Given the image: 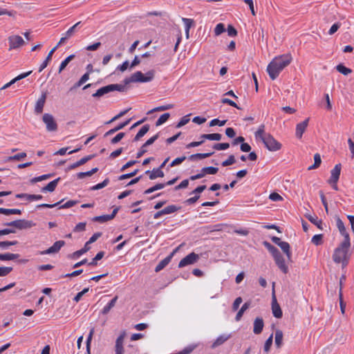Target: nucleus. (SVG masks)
<instances>
[{"label": "nucleus", "mask_w": 354, "mask_h": 354, "mask_svg": "<svg viewBox=\"0 0 354 354\" xmlns=\"http://www.w3.org/2000/svg\"><path fill=\"white\" fill-rule=\"evenodd\" d=\"M292 59L290 54H283L275 57L267 66V72L270 77L272 80H275L280 72L291 63Z\"/></svg>", "instance_id": "f257e3e1"}, {"label": "nucleus", "mask_w": 354, "mask_h": 354, "mask_svg": "<svg viewBox=\"0 0 354 354\" xmlns=\"http://www.w3.org/2000/svg\"><path fill=\"white\" fill-rule=\"evenodd\" d=\"M350 238L346 236V240H344L340 245L335 249L333 254V260L337 264L346 265L351 257L349 253Z\"/></svg>", "instance_id": "f03ea898"}, {"label": "nucleus", "mask_w": 354, "mask_h": 354, "mask_svg": "<svg viewBox=\"0 0 354 354\" xmlns=\"http://www.w3.org/2000/svg\"><path fill=\"white\" fill-rule=\"evenodd\" d=\"M153 77V71H148L146 75H144L141 71H137L130 78L125 79L124 84L126 85L130 82H147L151 81Z\"/></svg>", "instance_id": "7ed1b4c3"}, {"label": "nucleus", "mask_w": 354, "mask_h": 354, "mask_svg": "<svg viewBox=\"0 0 354 354\" xmlns=\"http://www.w3.org/2000/svg\"><path fill=\"white\" fill-rule=\"evenodd\" d=\"M124 89H125V85L118 84H109V85H107V86H103V87L99 88L92 95L94 97H100L110 92H112L114 91H124Z\"/></svg>", "instance_id": "20e7f679"}, {"label": "nucleus", "mask_w": 354, "mask_h": 354, "mask_svg": "<svg viewBox=\"0 0 354 354\" xmlns=\"http://www.w3.org/2000/svg\"><path fill=\"white\" fill-rule=\"evenodd\" d=\"M262 142L265 147L270 151H279L282 147V145L270 134H268L267 136L263 139Z\"/></svg>", "instance_id": "39448f33"}, {"label": "nucleus", "mask_w": 354, "mask_h": 354, "mask_svg": "<svg viewBox=\"0 0 354 354\" xmlns=\"http://www.w3.org/2000/svg\"><path fill=\"white\" fill-rule=\"evenodd\" d=\"M4 225L14 227L18 230H24L30 228L35 226V224L31 221L19 219L5 223Z\"/></svg>", "instance_id": "423d86ee"}, {"label": "nucleus", "mask_w": 354, "mask_h": 354, "mask_svg": "<svg viewBox=\"0 0 354 354\" xmlns=\"http://www.w3.org/2000/svg\"><path fill=\"white\" fill-rule=\"evenodd\" d=\"M42 121L46 124L48 131L54 132L57 130L58 126L53 115L44 113L42 117Z\"/></svg>", "instance_id": "0eeeda50"}, {"label": "nucleus", "mask_w": 354, "mask_h": 354, "mask_svg": "<svg viewBox=\"0 0 354 354\" xmlns=\"http://www.w3.org/2000/svg\"><path fill=\"white\" fill-rule=\"evenodd\" d=\"M9 50L19 48L26 44L24 39L19 35H11L8 38Z\"/></svg>", "instance_id": "6e6552de"}, {"label": "nucleus", "mask_w": 354, "mask_h": 354, "mask_svg": "<svg viewBox=\"0 0 354 354\" xmlns=\"http://www.w3.org/2000/svg\"><path fill=\"white\" fill-rule=\"evenodd\" d=\"M126 332L122 331L120 335L117 337L115 344V354H124V341L126 337Z\"/></svg>", "instance_id": "1a4fd4ad"}, {"label": "nucleus", "mask_w": 354, "mask_h": 354, "mask_svg": "<svg viewBox=\"0 0 354 354\" xmlns=\"http://www.w3.org/2000/svg\"><path fill=\"white\" fill-rule=\"evenodd\" d=\"M272 311L274 317L281 318L283 315L280 306L277 303L275 291L272 293Z\"/></svg>", "instance_id": "9d476101"}, {"label": "nucleus", "mask_w": 354, "mask_h": 354, "mask_svg": "<svg viewBox=\"0 0 354 354\" xmlns=\"http://www.w3.org/2000/svg\"><path fill=\"white\" fill-rule=\"evenodd\" d=\"M342 165L341 164H337L335 167L330 171V178L328 179V183L329 184H337L340 173H341Z\"/></svg>", "instance_id": "9b49d317"}, {"label": "nucleus", "mask_w": 354, "mask_h": 354, "mask_svg": "<svg viewBox=\"0 0 354 354\" xmlns=\"http://www.w3.org/2000/svg\"><path fill=\"white\" fill-rule=\"evenodd\" d=\"M309 118H306L304 121L299 122L296 126L295 136L297 138L301 139L303 133L306 131L308 122Z\"/></svg>", "instance_id": "f8f14e48"}, {"label": "nucleus", "mask_w": 354, "mask_h": 354, "mask_svg": "<svg viewBox=\"0 0 354 354\" xmlns=\"http://www.w3.org/2000/svg\"><path fill=\"white\" fill-rule=\"evenodd\" d=\"M199 256L194 252H192L183 258L179 263L178 266H188L194 264L197 261Z\"/></svg>", "instance_id": "ddd939ff"}, {"label": "nucleus", "mask_w": 354, "mask_h": 354, "mask_svg": "<svg viewBox=\"0 0 354 354\" xmlns=\"http://www.w3.org/2000/svg\"><path fill=\"white\" fill-rule=\"evenodd\" d=\"M65 244L64 241H57L54 244L48 248L47 250L41 252L42 254H55L59 252V250L62 248V246H64Z\"/></svg>", "instance_id": "4468645a"}, {"label": "nucleus", "mask_w": 354, "mask_h": 354, "mask_svg": "<svg viewBox=\"0 0 354 354\" xmlns=\"http://www.w3.org/2000/svg\"><path fill=\"white\" fill-rule=\"evenodd\" d=\"M118 211V208H115L111 214H106L102 216H95L92 218L93 221L99 223H105L106 221L112 220L116 215Z\"/></svg>", "instance_id": "2eb2a0df"}, {"label": "nucleus", "mask_w": 354, "mask_h": 354, "mask_svg": "<svg viewBox=\"0 0 354 354\" xmlns=\"http://www.w3.org/2000/svg\"><path fill=\"white\" fill-rule=\"evenodd\" d=\"M46 99V93H44L41 94V97L37 100L35 107V111L37 113H42Z\"/></svg>", "instance_id": "dca6fc26"}, {"label": "nucleus", "mask_w": 354, "mask_h": 354, "mask_svg": "<svg viewBox=\"0 0 354 354\" xmlns=\"http://www.w3.org/2000/svg\"><path fill=\"white\" fill-rule=\"evenodd\" d=\"M263 320L261 317H257L254 321L253 332L254 334H260L263 328Z\"/></svg>", "instance_id": "f3484780"}, {"label": "nucleus", "mask_w": 354, "mask_h": 354, "mask_svg": "<svg viewBox=\"0 0 354 354\" xmlns=\"http://www.w3.org/2000/svg\"><path fill=\"white\" fill-rule=\"evenodd\" d=\"M94 156H95L94 155H89V156H85V157L81 158L80 160H78L76 162H74L73 164L71 165L68 167V169H70V170L71 169H74L76 167H80V166L85 164L88 160L92 159Z\"/></svg>", "instance_id": "a211bd4d"}, {"label": "nucleus", "mask_w": 354, "mask_h": 354, "mask_svg": "<svg viewBox=\"0 0 354 354\" xmlns=\"http://www.w3.org/2000/svg\"><path fill=\"white\" fill-rule=\"evenodd\" d=\"M59 180H60V178H57L55 180L50 182L46 186L42 187L41 191L42 192H53L55 189V188H56V187H57Z\"/></svg>", "instance_id": "6ab92c4d"}, {"label": "nucleus", "mask_w": 354, "mask_h": 354, "mask_svg": "<svg viewBox=\"0 0 354 354\" xmlns=\"http://www.w3.org/2000/svg\"><path fill=\"white\" fill-rule=\"evenodd\" d=\"M130 121H131V119H129V120H126L125 122L119 124L113 129H111L109 131H108L107 132H106L105 134L104 135V136L106 137L108 136L112 135L114 133L117 132L118 131L123 129L130 122Z\"/></svg>", "instance_id": "aec40b11"}, {"label": "nucleus", "mask_w": 354, "mask_h": 354, "mask_svg": "<svg viewBox=\"0 0 354 354\" xmlns=\"http://www.w3.org/2000/svg\"><path fill=\"white\" fill-rule=\"evenodd\" d=\"M118 297L115 296L106 306H104L101 313L103 315H106L113 308L118 301Z\"/></svg>", "instance_id": "412c9836"}, {"label": "nucleus", "mask_w": 354, "mask_h": 354, "mask_svg": "<svg viewBox=\"0 0 354 354\" xmlns=\"http://www.w3.org/2000/svg\"><path fill=\"white\" fill-rule=\"evenodd\" d=\"M16 198H25L28 201H33L41 199L42 196L39 194H18L16 195Z\"/></svg>", "instance_id": "4be33fe9"}, {"label": "nucleus", "mask_w": 354, "mask_h": 354, "mask_svg": "<svg viewBox=\"0 0 354 354\" xmlns=\"http://www.w3.org/2000/svg\"><path fill=\"white\" fill-rule=\"evenodd\" d=\"M146 174H149V178L151 180H154L156 178H162L164 176V172L161 170V169H154L151 171H147Z\"/></svg>", "instance_id": "5701e85b"}, {"label": "nucleus", "mask_w": 354, "mask_h": 354, "mask_svg": "<svg viewBox=\"0 0 354 354\" xmlns=\"http://www.w3.org/2000/svg\"><path fill=\"white\" fill-rule=\"evenodd\" d=\"M201 138L205 141V140H216L218 141L221 140L222 135L220 133H209V134H202L201 136Z\"/></svg>", "instance_id": "b1692460"}, {"label": "nucleus", "mask_w": 354, "mask_h": 354, "mask_svg": "<svg viewBox=\"0 0 354 354\" xmlns=\"http://www.w3.org/2000/svg\"><path fill=\"white\" fill-rule=\"evenodd\" d=\"M336 225L340 234L344 236V240H346V236L349 237V234L346 232L344 224L339 218H337Z\"/></svg>", "instance_id": "393cba45"}, {"label": "nucleus", "mask_w": 354, "mask_h": 354, "mask_svg": "<svg viewBox=\"0 0 354 354\" xmlns=\"http://www.w3.org/2000/svg\"><path fill=\"white\" fill-rule=\"evenodd\" d=\"M268 133H265V125L261 124L259 127L257 131L255 132V138L257 139H260L263 141V139L267 136Z\"/></svg>", "instance_id": "a878e982"}, {"label": "nucleus", "mask_w": 354, "mask_h": 354, "mask_svg": "<svg viewBox=\"0 0 354 354\" xmlns=\"http://www.w3.org/2000/svg\"><path fill=\"white\" fill-rule=\"evenodd\" d=\"M250 306V302H245V304H243V305L241 306V309L238 311V313H236V315L235 317V320L236 322H239L241 320L243 313H245V310H247Z\"/></svg>", "instance_id": "bb28decb"}, {"label": "nucleus", "mask_w": 354, "mask_h": 354, "mask_svg": "<svg viewBox=\"0 0 354 354\" xmlns=\"http://www.w3.org/2000/svg\"><path fill=\"white\" fill-rule=\"evenodd\" d=\"M149 125L145 124L144 125L140 131L138 132V133L136 135L133 140L138 141L142 137H143L149 130Z\"/></svg>", "instance_id": "cd10ccee"}, {"label": "nucleus", "mask_w": 354, "mask_h": 354, "mask_svg": "<svg viewBox=\"0 0 354 354\" xmlns=\"http://www.w3.org/2000/svg\"><path fill=\"white\" fill-rule=\"evenodd\" d=\"M230 337V335H221L218 336L214 342L212 344V347H216L223 344L225 341H227Z\"/></svg>", "instance_id": "c85d7f7f"}, {"label": "nucleus", "mask_w": 354, "mask_h": 354, "mask_svg": "<svg viewBox=\"0 0 354 354\" xmlns=\"http://www.w3.org/2000/svg\"><path fill=\"white\" fill-rule=\"evenodd\" d=\"M214 154V152H209V153H196L191 155L188 158L190 160H195L196 159H203L208 157H210L212 155Z\"/></svg>", "instance_id": "c756f323"}, {"label": "nucleus", "mask_w": 354, "mask_h": 354, "mask_svg": "<svg viewBox=\"0 0 354 354\" xmlns=\"http://www.w3.org/2000/svg\"><path fill=\"white\" fill-rule=\"evenodd\" d=\"M0 214H3L5 215L10 214H21V211L19 209H6L3 207H0Z\"/></svg>", "instance_id": "7c9ffc66"}, {"label": "nucleus", "mask_w": 354, "mask_h": 354, "mask_svg": "<svg viewBox=\"0 0 354 354\" xmlns=\"http://www.w3.org/2000/svg\"><path fill=\"white\" fill-rule=\"evenodd\" d=\"M81 24V21H78L77 23H76L75 24H74L73 26H71L65 33L64 35L66 36V37H68V39H70L71 37H72L75 34V32H77V27L79 26V25Z\"/></svg>", "instance_id": "2f4dec72"}, {"label": "nucleus", "mask_w": 354, "mask_h": 354, "mask_svg": "<svg viewBox=\"0 0 354 354\" xmlns=\"http://www.w3.org/2000/svg\"><path fill=\"white\" fill-rule=\"evenodd\" d=\"M74 57H75V55H71L68 57H67L64 61H62L61 64H60V66H59V67L58 73H61L62 71L69 64V62L74 59Z\"/></svg>", "instance_id": "473e14b6"}, {"label": "nucleus", "mask_w": 354, "mask_h": 354, "mask_svg": "<svg viewBox=\"0 0 354 354\" xmlns=\"http://www.w3.org/2000/svg\"><path fill=\"white\" fill-rule=\"evenodd\" d=\"M19 257L17 254L5 253L0 254V260L1 261H10L17 259Z\"/></svg>", "instance_id": "72a5a7b5"}, {"label": "nucleus", "mask_w": 354, "mask_h": 354, "mask_svg": "<svg viewBox=\"0 0 354 354\" xmlns=\"http://www.w3.org/2000/svg\"><path fill=\"white\" fill-rule=\"evenodd\" d=\"M98 171V168L95 167L92 169L90 171L86 172H80L77 174V177L79 179H82L85 177L91 176L93 174H95Z\"/></svg>", "instance_id": "f704fd0d"}, {"label": "nucleus", "mask_w": 354, "mask_h": 354, "mask_svg": "<svg viewBox=\"0 0 354 354\" xmlns=\"http://www.w3.org/2000/svg\"><path fill=\"white\" fill-rule=\"evenodd\" d=\"M306 218L314 225L317 226L318 228L322 230V221L319 220L317 216H313L311 215H307Z\"/></svg>", "instance_id": "c9c22d12"}, {"label": "nucleus", "mask_w": 354, "mask_h": 354, "mask_svg": "<svg viewBox=\"0 0 354 354\" xmlns=\"http://www.w3.org/2000/svg\"><path fill=\"white\" fill-rule=\"evenodd\" d=\"M282 340H283V333L280 330H277L275 332V339L274 342L277 346V347L279 348L282 344Z\"/></svg>", "instance_id": "e433bc0d"}, {"label": "nucleus", "mask_w": 354, "mask_h": 354, "mask_svg": "<svg viewBox=\"0 0 354 354\" xmlns=\"http://www.w3.org/2000/svg\"><path fill=\"white\" fill-rule=\"evenodd\" d=\"M165 187V183H158L156 185H154L153 187H151L146 189L144 192V194H151V193H152V192H153L155 191L163 189Z\"/></svg>", "instance_id": "4c0bfd02"}, {"label": "nucleus", "mask_w": 354, "mask_h": 354, "mask_svg": "<svg viewBox=\"0 0 354 354\" xmlns=\"http://www.w3.org/2000/svg\"><path fill=\"white\" fill-rule=\"evenodd\" d=\"M314 161H315L314 164L308 168V170L315 169L319 167V165L322 162V160H321L320 155L319 153L315 154Z\"/></svg>", "instance_id": "58836bf2"}, {"label": "nucleus", "mask_w": 354, "mask_h": 354, "mask_svg": "<svg viewBox=\"0 0 354 354\" xmlns=\"http://www.w3.org/2000/svg\"><path fill=\"white\" fill-rule=\"evenodd\" d=\"M27 156L26 155V153L25 152H21V153H17V154H15L14 156H9L7 159L8 161H13V160H15V161H20L22 159H24V158H26Z\"/></svg>", "instance_id": "ea45409f"}, {"label": "nucleus", "mask_w": 354, "mask_h": 354, "mask_svg": "<svg viewBox=\"0 0 354 354\" xmlns=\"http://www.w3.org/2000/svg\"><path fill=\"white\" fill-rule=\"evenodd\" d=\"M336 69L339 73H340L344 75H348V74L351 73V72H352L351 69L346 68L343 64H338L336 66Z\"/></svg>", "instance_id": "a19ab883"}, {"label": "nucleus", "mask_w": 354, "mask_h": 354, "mask_svg": "<svg viewBox=\"0 0 354 354\" xmlns=\"http://www.w3.org/2000/svg\"><path fill=\"white\" fill-rule=\"evenodd\" d=\"M180 209V207L174 205H169L165 207L163 209L165 214H169L174 213Z\"/></svg>", "instance_id": "79ce46f5"}, {"label": "nucleus", "mask_w": 354, "mask_h": 354, "mask_svg": "<svg viewBox=\"0 0 354 354\" xmlns=\"http://www.w3.org/2000/svg\"><path fill=\"white\" fill-rule=\"evenodd\" d=\"M170 114L169 113H165L160 116V118L158 119V120L156 122V125L160 126L163 123L167 121V120L169 118Z\"/></svg>", "instance_id": "37998d69"}, {"label": "nucleus", "mask_w": 354, "mask_h": 354, "mask_svg": "<svg viewBox=\"0 0 354 354\" xmlns=\"http://www.w3.org/2000/svg\"><path fill=\"white\" fill-rule=\"evenodd\" d=\"M94 333H95V328H91V330H90L89 334L88 335V337L86 339V352H87V354H90V344H91V339H92V337H93V335Z\"/></svg>", "instance_id": "c03bdc74"}, {"label": "nucleus", "mask_w": 354, "mask_h": 354, "mask_svg": "<svg viewBox=\"0 0 354 354\" xmlns=\"http://www.w3.org/2000/svg\"><path fill=\"white\" fill-rule=\"evenodd\" d=\"M182 21L184 23L185 30H189L194 25V21L192 19L182 18Z\"/></svg>", "instance_id": "a18cd8bd"}, {"label": "nucleus", "mask_w": 354, "mask_h": 354, "mask_svg": "<svg viewBox=\"0 0 354 354\" xmlns=\"http://www.w3.org/2000/svg\"><path fill=\"white\" fill-rule=\"evenodd\" d=\"M279 246L283 251V252L287 255L288 257H290V245L288 242L282 241L280 243Z\"/></svg>", "instance_id": "49530a36"}, {"label": "nucleus", "mask_w": 354, "mask_h": 354, "mask_svg": "<svg viewBox=\"0 0 354 354\" xmlns=\"http://www.w3.org/2000/svg\"><path fill=\"white\" fill-rule=\"evenodd\" d=\"M202 169H203L204 176H205L206 174H216L218 170V169L217 167H203Z\"/></svg>", "instance_id": "de8ad7c7"}, {"label": "nucleus", "mask_w": 354, "mask_h": 354, "mask_svg": "<svg viewBox=\"0 0 354 354\" xmlns=\"http://www.w3.org/2000/svg\"><path fill=\"white\" fill-rule=\"evenodd\" d=\"M109 183V178H106L102 183H98L91 188V190H98L106 187Z\"/></svg>", "instance_id": "09e8293b"}, {"label": "nucleus", "mask_w": 354, "mask_h": 354, "mask_svg": "<svg viewBox=\"0 0 354 354\" xmlns=\"http://www.w3.org/2000/svg\"><path fill=\"white\" fill-rule=\"evenodd\" d=\"M173 107H174V104H171L164 105V106H160L156 107V108L149 111L148 112V114H149V113H152L153 111H165V110L171 109Z\"/></svg>", "instance_id": "8fccbe9b"}, {"label": "nucleus", "mask_w": 354, "mask_h": 354, "mask_svg": "<svg viewBox=\"0 0 354 354\" xmlns=\"http://www.w3.org/2000/svg\"><path fill=\"white\" fill-rule=\"evenodd\" d=\"M130 109H131V108L125 109V110L120 112L118 115L114 116L111 120H110L109 121L106 122L105 124H110V123H111V122L118 120L119 118H120L121 117H122L125 114H127Z\"/></svg>", "instance_id": "3c124183"}, {"label": "nucleus", "mask_w": 354, "mask_h": 354, "mask_svg": "<svg viewBox=\"0 0 354 354\" xmlns=\"http://www.w3.org/2000/svg\"><path fill=\"white\" fill-rule=\"evenodd\" d=\"M225 31V26L223 24H218L214 28L215 35L218 36Z\"/></svg>", "instance_id": "603ef678"}, {"label": "nucleus", "mask_w": 354, "mask_h": 354, "mask_svg": "<svg viewBox=\"0 0 354 354\" xmlns=\"http://www.w3.org/2000/svg\"><path fill=\"white\" fill-rule=\"evenodd\" d=\"M322 239H323L322 234H316V235L313 236L311 241L315 245H319L322 243Z\"/></svg>", "instance_id": "864d4df0"}, {"label": "nucleus", "mask_w": 354, "mask_h": 354, "mask_svg": "<svg viewBox=\"0 0 354 354\" xmlns=\"http://www.w3.org/2000/svg\"><path fill=\"white\" fill-rule=\"evenodd\" d=\"M230 147L229 143H216L214 144L213 148L216 150H225Z\"/></svg>", "instance_id": "5fc2aeb1"}, {"label": "nucleus", "mask_w": 354, "mask_h": 354, "mask_svg": "<svg viewBox=\"0 0 354 354\" xmlns=\"http://www.w3.org/2000/svg\"><path fill=\"white\" fill-rule=\"evenodd\" d=\"M86 223L85 222L79 223L75 225V227L73 229V231L75 232H84L86 230Z\"/></svg>", "instance_id": "6e6d98bb"}, {"label": "nucleus", "mask_w": 354, "mask_h": 354, "mask_svg": "<svg viewBox=\"0 0 354 354\" xmlns=\"http://www.w3.org/2000/svg\"><path fill=\"white\" fill-rule=\"evenodd\" d=\"M52 56L48 54L46 58L43 62V63L40 65L39 68V72H41L48 64L49 62L51 60Z\"/></svg>", "instance_id": "4d7b16f0"}, {"label": "nucleus", "mask_w": 354, "mask_h": 354, "mask_svg": "<svg viewBox=\"0 0 354 354\" xmlns=\"http://www.w3.org/2000/svg\"><path fill=\"white\" fill-rule=\"evenodd\" d=\"M125 136V133L123 132H120L118 133L114 138H113L111 140V144H116L119 142Z\"/></svg>", "instance_id": "13d9d810"}, {"label": "nucleus", "mask_w": 354, "mask_h": 354, "mask_svg": "<svg viewBox=\"0 0 354 354\" xmlns=\"http://www.w3.org/2000/svg\"><path fill=\"white\" fill-rule=\"evenodd\" d=\"M272 338H273V336H272V334L267 339V340L265 342V344H264V351L266 352H268L270 349V347L272 346Z\"/></svg>", "instance_id": "bf43d9fd"}, {"label": "nucleus", "mask_w": 354, "mask_h": 354, "mask_svg": "<svg viewBox=\"0 0 354 354\" xmlns=\"http://www.w3.org/2000/svg\"><path fill=\"white\" fill-rule=\"evenodd\" d=\"M138 171V169H135L131 173L122 174V175H121V176H120L118 177V180H124V179H127V178H131V177L136 176L137 174Z\"/></svg>", "instance_id": "052dcab7"}, {"label": "nucleus", "mask_w": 354, "mask_h": 354, "mask_svg": "<svg viewBox=\"0 0 354 354\" xmlns=\"http://www.w3.org/2000/svg\"><path fill=\"white\" fill-rule=\"evenodd\" d=\"M235 162V158L233 155H230L227 160L222 162V166L227 167Z\"/></svg>", "instance_id": "680f3d73"}, {"label": "nucleus", "mask_w": 354, "mask_h": 354, "mask_svg": "<svg viewBox=\"0 0 354 354\" xmlns=\"http://www.w3.org/2000/svg\"><path fill=\"white\" fill-rule=\"evenodd\" d=\"M186 159V157L185 156H181V157H178V158H176V159H174L171 163H170V167H174L176 165H178L180 164H181Z\"/></svg>", "instance_id": "e2e57ef3"}, {"label": "nucleus", "mask_w": 354, "mask_h": 354, "mask_svg": "<svg viewBox=\"0 0 354 354\" xmlns=\"http://www.w3.org/2000/svg\"><path fill=\"white\" fill-rule=\"evenodd\" d=\"M51 176H52L51 174H44V175H42V176H38V177L33 178L32 179H31V183H35L37 182H39V181H41L43 180L48 179Z\"/></svg>", "instance_id": "0e129e2a"}, {"label": "nucleus", "mask_w": 354, "mask_h": 354, "mask_svg": "<svg viewBox=\"0 0 354 354\" xmlns=\"http://www.w3.org/2000/svg\"><path fill=\"white\" fill-rule=\"evenodd\" d=\"M12 270V267H0V277L6 276Z\"/></svg>", "instance_id": "69168bd1"}, {"label": "nucleus", "mask_w": 354, "mask_h": 354, "mask_svg": "<svg viewBox=\"0 0 354 354\" xmlns=\"http://www.w3.org/2000/svg\"><path fill=\"white\" fill-rule=\"evenodd\" d=\"M225 123H226V120H219L218 119H214V120H211V122H209V127H214L216 125L222 127V126L225 125Z\"/></svg>", "instance_id": "338daca9"}, {"label": "nucleus", "mask_w": 354, "mask_h": 354, "mask_svg": "<svg viewBox=\"0 0 354 354\" xmlns=\"http://www.w3.org/2000/svg\"><path fill=\"white\" fill-rule=\"evenodd\" d=\"M269 198L272 201H279L283 200L281 196L276 192L271 193L269 196Z\"/></svg>", "instance_id": "774afa93"}]
</instances>
